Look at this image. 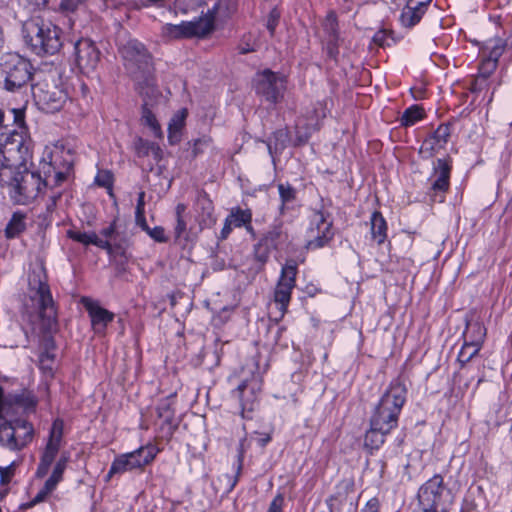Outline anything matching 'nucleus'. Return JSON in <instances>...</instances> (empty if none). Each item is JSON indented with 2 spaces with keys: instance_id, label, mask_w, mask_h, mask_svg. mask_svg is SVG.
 I'll return each mask as SVG.
<instances>
[{
  "instance_id": "20",
  "label": "nucleus",
  "mask_w": 512,
  "mask_h": 512,
  "mask_svg": "<svg viewBox=\"0 0 512 512\" xmlns=\"http://www.w3.org/2000/svg\"><path fill=\"white\" fill-rule=\"evenodd\" d=\"M194 211L199 232L216 224L217 218L214 215V205L207 195L204 194L197 197Z\"/></svg>"
},
{
  "instance_id": "14",
  "label": "nucleus",
  "mask_w": 512,
  "mask_h": 512,
  "mask_svg": "<svg viewBox=\"0 0 512 512\" xmlns=\"http://www.w3.org/2000/svg\"><path fill=\"white\" fill-rule=\"evenodd\" d=\"M311 239L308 241V248H322L334 236L332 231L333 221L328 212L323 210L314 211L310 224Z\"/></svg>"
},
{
  "instance_id": "21",
  "label": "nucleus",
  "mask_w": 512,
  "mask_h": 512,
  "mask_svg": "<svg viewBox=\"0 0 512 512\" xmlns=\"http://www.w3.org/2000/svg\"><path fill=\"white\" fill-rule=\"evenodd\" d=\"M82 303L91 318L92 326L96 332L104 331L107 325L113 321L114 313L101 307L97 302L83 298Z\"/></svg>"
},
{
  "instance_id": "26",
  "label": "nucleus",
  "mask_w": 512,
  "mask_h": 512,
  "mask_svg": "<svg viewBox=\"0 0 512 512\" xmlns=\"http://www.w3.org/2000/svg\"><path fill=\"white\" fill-rule=\"evenodd\" d=\"M297 275V264L294 260H288L282 267L281 275L276 289L288 293L291 296L292 289L295 287Z\"/></svg>"
},
{
  "instance_id": "24",
  "label": "nucleus",
  "mask_w": 512,
  "mask_h": 512,
  "mask_svg": "<svg viewBox=\"0 0 512 512\" xmlns=\"http://www.w3.org/2000/svg\"><path fill=\"white\" fill-rule=\"evenodd\" d=\"M134 81L143 98V103H145V100H148L150 105H153L160 97V92L156 86L153 71H149L148 75H143V77L135 78Z\"/></svg>"
},
{
  "instance_id": "32",
  "label": "nucleus",
  "mask_w": 512,
  "mask_h": 512,
  "mask_svg": "<svg viewBox=\"0 0 512 512\" xmlns=\"http://www.w3.org/2000/svg\"><path fill=\"white\" fill-rule=\"evenodd\" d=\"M505 47L506 44L502 39H491L481 49L482 57L498 64V60L502 56Z\"/></svg>"
},
{
  "instance_id": "8",
  "label": "nucleus",
  "mask_w": 512,
  "mask_h": 512,
  "mask_svg": "<svg viewBox=\"0 0 512 512\" xmlns=\"http://www.w3.org/2000/svg\"><path fill=\"white\" fill-rule=\"evenodd\" d=\"M214 10L193 21H183L180 24H166L162 31L164 36L171 39L203 38L214 30Z\"/></svg>"
},
{
  "instance_id": "9",
  "label": "nucleus",
  "mask_w": 512,
  "mask_h": 512,
  "mask_svg": "<svg viewBox=\"0 0 512 512\" xmlns=\"http://www.w3.org/2000/svg\"><path fill=\"white\" fill-rule=\"evenodd\" d=\"M124 66L133 79L148 75L153 71L151 56L142 43L133 39L127 41L121 48Z\"/></svg>"
},
{
  "instance_id": "30",
  "label": "nucleus",
  "mask_w": 512,
  "mask_h": 512,
  "mask_svg": "<svg viewBox=\"0 0 512 512\" xmlns=\"http://www.w3.org/2000/svg\"><path fill=\"white\" fill-rule=\"evenodd\" d=\"M371 237L378 245L385 242L387 238V223L379 211H374L370 218Z\"/></svg>"
},
{
  "instance_id": "5",
  "label": "nucleus",
  "mask_w": 512,
  "mask_h": 512,
  "mask_svg": "<svg viewBox=\"0 0 512 512\" xmlns=\"http://www.w3.org/2000/svg\"><path fill=\"white\" fill-rule=\"evenodd\" d=\"M418 506L421 512H447L454 501L452 490L440 474L427 480L418 490Z\"/></svg>"
},
{
  "instance_id": "10",
  "label": "nucleus",
  "mask_w": 512,
  "mask_h": 512,
  "mask_svg": "<svg viewBox=\"0 0 512 512\" xmlns=\"http://www.w3.org/2000/svg\"><path fill=\"white\" fill-rule=\"evenodd\" d=\"M63 436L64 421L60 418H56L52 423L48 441L40 456V461L35 473L37 478H43L48 474L51 465L55 461L56 456L63 445Z\"/></svg>"
},
{
  "instance_id": "58",
  "label": "nucleus",
  "mask_w": 512,
  "mask_h": 512,
  "mask_svg": "<svg viewBox=\"0 0 512 512\" xmlns=\"http://www.w3.org/2000/svg\"><path fill=\"white\" fill-rule=\"evenodd\" d=\"M487 80L485 77H482L480 74L476 76V78L471 83V91L472 92H480L488 86Z\"/></svg>"
},
{
  "instance_id": "34",
  "label": "nucleus",
  "mask_w": 512,
  "mask_h": 512,
  "mask_svg": "<svg viewBox=\"0 0 512 512\" xmlns=\"http://www.w3.org/2000/svg\"><path fill=\"white\" fill-rule=\"evenodd\" d=\"M186 116V110H181L171 118L168 126V139L171 144H176L180 141V132L184 127Z\"/></svg>"
},
{
  "instance_id": "1",
  "label": "nucleus",
  "mask_w": 512,
  "mask_h": 512,
  "mask_svg": "<svg viewBox=\"0 0 512 512\" xmlns=\"http://www.w3.org/2000/svg\"><path fill=\"white\" fill-rule=\"evenodd\" d=\"M29 152L21 134L0 136V185L11 201L27 205L42 195V175L26 166Z\"/></svg>"
},
{
  "instance_id": "2",
  "label": "nucleus",
  "mask_w": 512,
  "mask_h": 512,
  "mask_svg": "<svg viewBox=\"0 0 512 512\" xmlns=\"http://www.w3.org/2000/svg\"><path fill=\"white\" fill-rule=\"evenodd\" d=\"M22 35L25 43L37 55H54L63 45L61 29L39 17L23 23Z\"/></svg>"
},
{
  "instance_id": "38",
  "label": "nucleus",
  "mask_w": 512,
  "mask_h": 512,
  "mask_svg": "<svg viewBox=\"0 0 512 512\" xmlns=\"http://www.w3.org/2000/svg\"><path fill=\"white\" fill-rule=\"evenodd\" d=\"M449 136V127L447 125H440L433 133V136L423 143L422 148H425L426 150H433L435 143L438 145L446 143Z\"/></svg>"
},
{
  "instance_id": "42",
  "label": "nucleus",
  "mask_w": 512,
  "mask_h": 512,
  "mask_svg": "<svg viewBox=\"0 0 512 512\" xmlns=\"http://www.w3.org/2000/svg\"><path fill=\"white\" fill-rule=\"evenodd\" d=\"M172 404V397H168L163 399L156 408L158 417L163 419L167 424H171L174 418V409Z\"/></svg>"
},
{
  "instance_id": "50",
  "label": "nucleus",
  "mask_w": 512,
  "mask_h": 512,
  "mask_svg": "<svg viewBox=\"0 0 512 512\" xmlns=\"http://www.w3.org/2000/svg\"><path fill=\"white\" fill-rule=\"evenodd\" d=\"M87 0H61L59 8L64 13H73L86 4Z\"/></svg>"
},
{
  "instance_id": "13",
  "label": "nucleus",
  "mask_w": 512,
  "mask_h": 512,
  "mask_svg": "<svg viewBox=\"0 0 512 512\" xmlns=\"http://www.w3.org/2000/svg\"><path fill=\"white\" fill-rule=\"evenodd\" d=\"M290 244V236L283 222L276 223L263 235L259 243L255 246L256 259L264 264L269 257L272 249L282 250Z\"/></svg>"
},
{
  "instance_id": "56",
  "label": "nucleus",
  "mask_w": 512,
  "mask_h": 512,
  "mask_svg": "<svg viewBox=\"0 0 512 512\" xmlns=\"http://www.w3.org/2000/svg\"><path fill=\"white\" fill-rule=\"evenodd\" d=\"M280 18V13L277 11V9H272L269 13L266 27L269 30L270 34L273 35L275 32V29L278 25V21Z\"/></svg>"
},
{
  "instance_id": "31",
  "label": "nucleus",
  "mask_w": 512,
  "mask_h": 512,
  "mask_svg": "<svg viewBox=\"0 0 512 512\" xmlns=\"http://www.w3.org/2000/svg\"><path fill=\"white\" fill-rule=\"evenodd\" d=\"M135 153L138 157H146L151 155L155 162L162 159V150L156 143L138 138L134 141Z\"/></svg>"
},
{
  "instance_id": "47",
  "label": "nucleus",
  "mask_w": 512,
  "mask_h": 512,
  "mask_svg": "<svg viewBox=\"0 0 512 512\" xmlns=\"http://www.w3.org/2000/svg\"><path fill=\"white\" fill-rule=\"evenodd\" d=\"M68 178L63 176V172H55L52 177H42V194L46 189H54L60 185H62L63 182H65Z\"/></svg>"
},
{
  "instance_id": "55",
  "label": "nucleus",
  "mask_w": 512,
  "mask_h": 512,
  "mask_svg": "<svg viewBox=\"0 0 512 512\" xmlns=\"http://www.w3.org/2000/svg\"><path fill=\"white\" fill-rule=\"evenodd\" d=\"M145 232L156 242L165 243L168 241L165 235V229L162 226H156L154 228L148 227V230H145Z\"/></svg>"
},
{
  "instance_id": "49",
  "label": "nucleus",
  "mask_w": 512,
  "mask_h": 512,
  "mask_svg": "<svg viewBox=\"0 0 512 512\" xmlns=\"http://www.w3.org/2000/svg\"><path fill=\"white\" fill-rule=\"evenodd\" d=\"M212 143V139L209 136H203L201 138L195 139L192 142V155L193 157H197L201 153L204 152L206 148H208Z\"/></svg>"
},
{
  "instance_id": "18",
  "label": "nucleus",
  "mask_w": 512,
  "mask_h": 512,
  "mask_svg": "<svg viewBox=\"0 0 512 512\" xmlns=\"http://www.w3.org/2000/svg\"><path fill=\"white\" fill-rule=\"evenodd\" d=\"M186 209L187 207L183 203H178L175 207L176 224L173 232L175 241L180 244L193 242L200 233L194 226L188 227V215L186 213Z\"/></svg>"
},
{
  "instance_id": "54",
  "label": "nucleus",
  "mask_w": 512,
  "mask_h": 512,
  "mask_svg": "<svg viewBox=\"0 0 512 512\" xmlns=\"http://www.w3.org/2000/svg\"><path fill=\"white\" fill-rule=\"evenodd\" d=\"M91 244L106 250L109 254L113 253L114 251L117 252V249L114 246V242L110 240H103L100 239L95 233H92V241Z\"/></svg>"
},
{
  "instance_id": "19",
  "label": "nucleus",
  "mask_w": 512,
  "mask_h": 512,
  "mask_svg": "<svg viewBox=\"0 0 512 512\" xmlns=\"http://www.w3.org/2000/svg\"><path fill=\"white\" fill-rule=\"evenodd\" d=\"M325 33V47L327 55L331 59H336L339 54V47L343 43V38L338 32L337 16L334 12H329L323 22Z\"/></svg>"
},
{
  "instance_id": "11",
  "label": "nucleus",
  "mask_w": 512,
  "mask_h": 512,
  "mask_svg": "<svg viewBox=\"0 0 512 512\" xmlns=\"http://www.w3.org/2000/svg\"><path fill=\"white\" fill-rule=\"evenodd\" d=\"M286 90L285 76L269 69L258 73L255 78V91L271 104L279 103Z\"/></svg>"
},
{
  "instance_id": "6",
  "label": "nucleus",
  "mask_w": 512,
  "mask_h": 512,
  "mask_svg": "<svg viewBox=\"0 0 512 512\" xmlns=\"http://www.w3.org/2000/svg\"><path fill=\"white\" fill-rule=\"evenodd\" d=\"M31 64L16 53H5L0 57V78L4 88L14 92L31 80Z\"/></svg>"
},
{
  "instance_id": "63",
  "label": "nucleus",
  "mask_w": 512,
  "mask_h": 512,
  "mask_svg": "<svg viewBox=\"0 0 512 512\" xmlns=\"http://www.w3.org/2000/svg\"><path fill=\"white\" fill-rule=\"evenodd\" d=\"M10 113L13 117L14 123L18 127H22L24 124V111L22 109H11Z\"/></svg>"
},
{
  "instance_id": "53",
  "label": "nucleus",
  "mask_w": 512,
  "mask_h": 512,
  "mask_svg": "<svg viewBox=\"0 0 512 512\" xmlns=\"http://www.w3.org/2000/svg\"><path fill=\"white\" fill-rule=\"evenodd\" d=\"M91 244L106 250L109 254L113 253L114 251L117 252V249L114 246V242L110 240H103L100 239L95 233H92V241Z\"/></svg>"
},
{
  "instance_id": "22",
  "label": "nucleus",
  "mask_w": 512,
  "mask_h": 512,
  "mask_svg": "<svg viewBox=\"0 0 512 512\" xmlns=\"http://www.w3.org/2000/svg\"><path fill=\"white\" fill-rule=\"evenodd\" d=\"M431 189L445 192L449 188L451 166L445 159H437L434 163Z\"/></svg>"
},
{
  "instance_id": "48",
  "label": "nucleus",
  "mask_w": 512,
  "mask_h": 512,
  "mask_svg": "<svg viewBox=\"0 0 512 512\" xmlns=\"http://www.w3.org/2000/svg\"><path fill=\"white\" fill-rule=\"evenodd\" d=\"M291 296L288 293L282 292L278 289H275L274 292V302L278 307L280 312V318H282L287 311V306L290 302Z\"/></svg>"
},
{
  "instance_id": "16",
  "label": "nucleus",
  "mask_w": 512,
  "mask_h": 512,
  "mask_svg": "<svg viewBox=\"0 0 512 512\" xmlns=\"http://www.w3.org/2000/svg\"><path fill=\"white\" fill-rule=\"evenodd\" d=\"M75 61L84 73L93 71L100 60V51L89 39H80L74 45Z\"/></svg>"
},
{
  "instance_id": "45",
  "label": "nucleus",
  "mask_w": 512,
  "mask_h": 512,
  "mask_svg": "<svg viewBox=\"0 0 512 512\" xmlns=\"http://www.w3.org/2000/svg\"><path fill=\"white\" fill-rule=\"evenodd\" d=\"M115 223L116 221L114 220L109 227L101 231V234L114 242L117 252H123L127 247V241L122 239L118 240L119 234L116 232Z\"/></svg>"
},
{
  "instance_id": "4",
  "label": "nucleus",
  "mask_w": 512,
  "mask_h": 512,
  "mask_svg": "<svg viewBox=\"0 0 512 512\" xmlns=\"http://www.w3.org/2000/svg\"><path fill=\"white\" fill-rule=\"evenodd\" d=\"M407 389L400 379L393 380L380 398L370 424L379 430L391 431L398 424L402 407L406 402Z\"/></svg>"
},
{
  "instance_id": "46",
  "label": "nucleus",
  "mask_w": 512,
  "mask_h": 512,
  "mask_svg": "<svg viewBox=\"0 0 512 512\" xmlns=\"http://www.w3.org/2000/svg\"><path fill=\"white\" fill-rule=\"evenodd\" d=\"M152 106L153 105H150L148 100H145V103L142 105V120L155 134H158V132H160V126L151 110Z\"/></svg>"
},
{
  "instance_id": "52",
  "label": "nucleus",
  "mask_w": 512,
  "mask_h": 512,
  "mask_svg": "<svg viewBox=\"0 0 512 512\" xmlns=\"http://www.w3.org/2000/svg\"><path fill=\"white\" fill-rule=\"evenodd\" d=\"M497 66L498 64H496V62H492L483 58L479 65L478 74L488 79L491 76V74L496 70Z\"/></svg>"
},
{
  "instance_id": "36",
  "label": "nucleus",
  "mask_w": 512,
  "mask_h": 512,
  "mask_svg": "<svg viewBox=\"0 0 512 512\" xmlns=\"http://www.w3.org/2000/svg\"><path fill=\"white\" fill-rule=\"evenodd\" d=\"M244 443H245V439H242L238 446V456H237L238 463H237V469H236L235 475L230 476L228 474H225L223 476L227 480V486L225 488L226 493L231 492L239 480V476H240L242 468H243V459H244V452H245Z\"/></svg>"
},
{
  "instance_id": "44",
  "label": "nucleus",
  "mask_w": 512,
  "mask_h": 512,
  "mask_svg": "<svg viewBox=\"0 0 512 512\" xmlns=\"http://www.w3.org/2000/svg\"><path fill=\"white\" fill-rule=\"evenodd\" d=\"M15 473V463H11L6 467L0 468V500L7 494L8 487L7 485L10 483L12 477Z\"/></svg>"
},
{
  "instance_id": "29",
  "label": "nucleus",
  "mask_w": 512,
  "mask_h": 512,
  "mask_svg": "<svg viewBox=\"0 0 512 512\" xmlns=\"http://www.w3.org/2000/svg\"><path fill=\"white\" fill-rule=\"evenodd\" d=\"M50 161L56 172H63V176L69 177L73 167V157L70 151L57 149L50 154Z\"/></svg>"
},
{
  "instance_id": "40",
  "label": "nucleus",
  "mask_w": 512,
  "mask_h": 512,
  "mask_svg": "<svg viewBox=\"0 0 512 512\" xmlns=\"http://www.w3.org/2000/svg\"><path fill=\"white\" fill-rule=\"evenodd\" d=\"M277 187L282 203L280 212L283 214L286 206L296 199V190L289 183H279Z\"/></svg>"
},
{
  "instance_id": "64",
  "label": "nucleus",
  "mask_w": 512,
  "mask_h": 512,
  "mask_svg": "<svg viewBox=\"0 0 512 512\" xmlns=\"http://www.w3.org/2000/svg\"><path fill=\"white\" fill-rule=\"evenodd\" d=\"M386 39H387V32L385 30H380V31L376 32L372 38L373 42L381 47H383L386 44Z\"/></svg>"
},
{
  "instance_id": "12",
  "label": "nucleus",
  "mask_w": 512,
  "mask_h": 512,
  "mask_svg": "<svg viewBox=\"0 0 512 512\" xmlns=\"http://www.w3.org/2000/svg\"><path fill=\"white\" fill-rule=\"evenodd\" d=\"M32 94L40 109L47 113L59 111L68 98L63 88L47 81L32 86Z\"/></svg>"
},
{
  "instance_id": "7",
  "label": "nucleus",
  "mask_w": 512,
  "mask_h": 512,
  "mask_svg": "<svg viewBox=\"0 0 512 512\" xmlns=\"http://www.w3.org/2000/svg\"><path fill=\"white\" fill-rule=\"evenodd\" d=\"M33 425L25 419H15L0 424V444L11 450L20 451L32 442Z\"/></svg>"
},
{
  "instance_id": "62",
  "label": "nucleus",
  "mask_w": 512,
  "mask_h": 512,
  "mask_svg": "<svg viewBox=\"0 0 512 512\" xmlns=\"http://www.w3.org/2000/svg\"><path fill=\"white\" fill-rule=\"evenodd\" d=\"M232 229H233V225L231 223V220H229L227 217L224 221V226L218 236V239L223 241L225 239H227L230 235V233L232 232Z\"/></svg>"
},
{
  "instance_id": "41",
  "label": "nucleus",
  "mask_w": 512,
  "mask_h": 512,
  "mask_svg": "<svg viewBox=\"0 0 512 512\" xmlns=\"http://www.w3.org/2000/svg\"><path fill=\"white\" fill-rule=\"evenodd\" d=\"M424 117V109L418 105H413L407 108L402 117H401V125L402 126H412L417 121L421 120Z\"/></svg>"
},
{
  "instance_id": "28",
  "label": "nucleus",
  "mask_w": 512,
  "mask_h": 512,
  "mask_svg": "<svg viewBox=\"0 0 512 512\" xmlns=\"http://www.w3.org/2000/svg\"><path fill=\"white\" fill-rule=\"evenodd\" d=\"M289 139V131L286 128L276 130L268 139L267 148L273 162H275V157L287 147Z\"/></svg>"
},
{
  "instance_id": "23",
  "label": "nucleus",
  "mask_w": 512,
  "mask_h": 512,
  "mask_svg": "<svg viewBox=\"0 0 512 512\" xmlns=\"http://www.w3.org/2000/svg\"><path fill=\"white\" fill-rule=\"evenodd\" d=\"M430 0L416 2L409 0L407 5L403 8L400 20L405 27H412L416 25L424 15L426 7Z\"/></svg>"
},
{
  "instance_id": "3",
  "label": "nucleus",
  "mask_w": 512,
  "mask_h": 512,
  "mask_svg": "<svg viewBox=\"0 0 512 512\" xmlns=\"http://www.w3.org/2000/svg\"><path fill=\"white\" fill-rule=\"evenodd\" d=\"M27 296L37 305L43 328L51 331L56 326L57 311L43 265H36L30 269Z\"/></svg>"
},
{
  "instance_id": "27",
  "label": "nucleus",
  "mask_w": 512,
  "mask_h": 512,
  "mask_svg": "<svg viewBox=\"0 0 512 512\" xmlns=\"http://www.w3.org/2000/svg\"><path fill=\"white\" fill-rule=\"evenodd\" d=\"M28 215L22 211H15L5 227V236L9 239L19 237L27 228Z\"/></svg>"
},
{
  "instance_id": "57",
  "label": "nucleus",
  "mask_w": 512,
  "mask_h": 512,
  "mask_svg": "<svg viewBox=\"0 0 512 512\" xmlns=\"http://www.w3.org/2000/svg\"><path fill=\"white\" fill-rule=\"evenodd\" d=\"M19 2L30 11H35L45 7L48 0H19Z\"/></svg>"
},
{
  "instance_id": "15",
  "label": "nucleus",
  "mask_w": 512,
  "mask_h": 512,
  "mask_svg": "<svg viewBox=\"0 0 512 512\" xmlns=\"http://www.w3.org/2000/svg\"><path fill=\"white\" fill-rule=\"evenodd\" d=\"M260 389V382L253 378L243 381L233 391V396L240 402L241 415L243 418H251L249 414L257 408Z\"/></svg>"
},
{
  "instance_id": "51",
  "label": "nucleus",
  "mask_w": 512,
  "mask_h": 512,
  "mask_svg": "<svg viewBox=\"0 0 512 512\" xmlns=\"http://www.w3.org/2000/svg\"><path fill=\"white\" fill-rule=\"evenodd\" d=\"M67 236L70 239L77 241L79 243H82L84 245H89V244H91V241H92V233L89 234V233L81 232V231H77V230H68Z\"/></svg>"
},
{
  "instance_id": "61",
  "label": "nucleus",
  "mask_w": 512,
  "mask_h": 512,
  "mask_svg": "<svg viewBox=\"0 0 512 512\" xmlns=\"http://www.w3.org/2000/svg\"><path fill=\"white\" fill-rule=\"evenodd\" d=\"M95 181L101 187H109L112 182V177L108 172L99 173L96 176Z\"/></svg>"
},
{
  "instance_id": "33",
  "label": "nucleus",
  "mask_w": 512,
  "mask_h": 512,
  "mask_svg": "<svg viewBox=\"0 0 512 512\" xmlns=\"http://www.w3.org/2000/svg\"><path fill=\"white\" fill-rule=\"evenodd\" d=\"M486 336V328L479 321L467 322L466 330L463 333V338L471 343L483 344Z\"/></svg>"
},
{
  "instance_id": "43",
  "label": "nucleus",
  "mask_w": 512,
  "mask_h": 512,
  "mask_svg": "<svg viewBox=\"0 0 512 512\" xmlns=\"http://www.w3.org/2000/svg\"><path fill=\"white\" fill-rule=\"evenodd\" d=\"M481 346V344L464 340V344L458 355V361L462 364L469 362L479 352Z\"/></svg>"
},
{
  "instance_id": "59",
  "label": "nucleus",
  "mask_w": 512,
  "mask_h": 512,
  "mask_svg": "<svg viewBox=\"0 0 512 512\" xmlns=\"http://www.w3.org/2000/svg\"><path fill=\"white\" fill-rule=\"evenodd\" d=\"M53 362H54V355H52L48 352L43 353L40 356V367L42 369H47L49 371H52Z\"/></svg>"
},
{
  "instance_id": "60",
  "label": "nucleus",
  "mask_w": 512,
  "mask_h": 512,
  "mask_svg": "<svg viewBox=\"0 0 512 512\" xmlns=\"http://www.w3.org/2000/svg\"><path fill=\"white\" fill-rule=\"evenodd\" d=\"M283 502V496L281 494L276 495L272 502L270 503L267 512H282Z\"/></svg>"
},
{
  "instance_id": "17",
  "label": "nucleus",
  "mask_w": 512,
  "mask_h": 512,
  "mask_svg": "<svg viewBox=\"0 0 512 512\" xmlns=\"http://www.w3.org/2000/svg\"><path fill=\"white\" fill-rule=\"evenodd\" d=\"M70 455L63 452L55 463L52 473L45 481L43 487L37 492L32 500V504H38L47 499V497L56 489L57 485L63 480V474L67 468Z\"/></svg>"
},
{
  "instance_id": "39",
  "label": "nucleus",
  "mask_w": 512,
  "mask_h": 512,
  "mask_svg": "<svg viewBox=\"0 0 512 512\" xmlns=\"http://www.w3.org/2000/svg\"><path fill=\"white\" fill-rule=\"evenodd\" d=\"M233 227H242L244 224L251 223L252 213L249 209H241L240 207L232 208L230 214L227 216Z\"/></svg>"
},
{
  "instance_id": "25",
  "label": "nucleus",
  "mask_w": 512,
  "mask_h": 512,
  "mask_svg": "<svg viewBox=\"0 0 512 512\" xmlns=\"http://www.w3.org/2000/svg\"><path fill=\"white\" fill-rule=\"evenodd\" d=\"M157 454V449L153 445L142 446L132 452L124 453L136 469H143L150 464Z\"/></svg>"
},
{
  "instance_id": "35",
  "label": "nucleus",
  "mask_w": 512,
  "mask_h": 512,
  "mask_svg": "<svg viewBox=\"0 0 512 512\" xmlns=\"http://www.w3.org/2000/svg\"><path fill=\"white\" fill-rule=\"evenodd\" d=\"M390 432L391 431L379 430L376 427H372L370 425V429L366 432L364 438L365 448L371 451L379 449L385 441V436Z\"/></svg>"
},
{
  "instance_id": "37",
  "label": "nucleus",
  "mask_w": 512,
  "mask_h": 512,
  "mask_svg": "<svg viewBox=\"0 0 512 512\" xmlns=\"http://www.w3.org/2000/svg\"><path fill=\"white\" fill-rule=\"evenodd\" d=\"M136 470L134 465L130 462V460L124 455L121 454L117 456L110 467V470L107 474V480H109L113 475L123 474L125 472Z\"/></svg>"
}]
</instances>
